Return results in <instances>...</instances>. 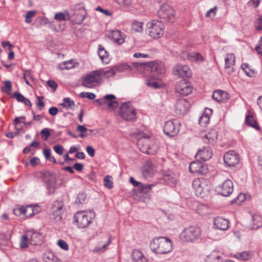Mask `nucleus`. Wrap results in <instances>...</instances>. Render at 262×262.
<instances>
[{"instance_id": "f257e3e1", "label": "nucleus", "mask_w": 262, "mask_h": 262, "mask_svg": "<svg viewBox=\"0 0 262 262\" xmlns=\"http://www.w3.org/2000/svg\"><path fill=\"white\" fill-rule=\"evenodd\" d=\"M138 65L149 71V73L145 77V83L148 86L154 89H159L164 86L163 79L165 76L166 69L162 62L156 60L134 64L136 67Z\"/></svg>"}, {"instance_id": "f03ea898", "label": "nucleus", "mask_w": 262, "mask_h": 262, "mask_svg": "<svg viewBox=\"0 0 262 262\" xmlns=\"http://www.w3.org/2000/svg\"><path fill=\"white\" fill-rule=\"evenodd\" d=\"M179 237L184 243L204 242L209 238L198 226H190L184 228L180 234Z\"/></svg>"}, {"instance_id": "7ed1b4c3", "label": "nucleus", "mask_w": 262, "mask_h": 262, "mask_svg": "<svg viewBox=\"0 0 262 262\" xmlns=\"http://www.w3.org/2000/svg\"><path fill=\"white\" fill-rule=\"evenodd\" d=\"M150 246L153 252L159 254H168L173 249L172 242L168 238L163 236L153 239Z\"/></svg>"}, {"instance_id": "20e7f679", "label": "nucleus", "mask_w": 262, "mask_h": 262, "mask_svg": "<svg viewBox=\"0 0 262 262\" xmlns=\"http://www.w3.org/2000/svg\"><path fill=\"white\" fill-rule=\"evenodd\" d=\"M137 145L142 152L149 155H155L158 149L157 141L145 134L138 139Z\"/></svg>"}, {"instance_id": "39448f33", "label": "nucleus", "mask_w": 262, "mask_h": 262, "mask_svg": "<svg viewBox=\"0 0 262 262\" xmlns=\"http://www.w3.org/2000/svg\"><path fill=\"white\" fill-rule=\"evenodd\" d=\"M164 28V24L161 21L152 19L146 24L145 32L151 38L157 39L163 35Z\"/></svg>"}, {"instance_id": "423d86ee", "label": "nucleus", "mask_w": 262, "mask_h": 262, "mask_svg": "<svg viewBox=\"0 0 262 262\" xmlns=\"http://www.w3.org/2000/svg\"><path fill=\"white\" fill-rule=\"evenodd\" d=\"M95 217L93 210L80 211L74 215V223L80 228H85L92 223Z\"/></svg>"}, {"instance_id": "0eeeda50", "label": "nucleus", "mask_w": 262, "mask_h": 262, "mask_svg": "<svg viewBox=\"0 0 262 262\" xmlns=\"http://www.w3.org/2000/svg\"><path fill=\"white\" fill-rule=\"evenodd\" d=\"M209 181L203 178L194 179L192 187L196 195L203 198L207 195L210 190Z\"/></svg>"}, {"instance_id": "6e6552de", "label": "nucleus", "mask_w": 262, "mask_h": 262, "mask_svg": "<svg viewBox=\"0 0 262 262\" xmlns=\"http://www.w3.org/2000/svg\"><path fill=\"white\" fill-rule=\"evenodd\" d=\"M120 116L126 121H134L136 118L135 110L129 103H123L119 111Z\"/></svg>"}, {"instance_id": "1a4fd4ad", "label": "nucleus", "mask_w": 262, "mask_h": 262, "mask_svg": "<svg viewBox=\"0 0 262 262\" xmlns=\"http://www.w3.org/2000/svg\"><path fill=\"white\" fill-rule=\"evenodd\" d=\"M101 80L99 70L94 71L85 76L82 85L84 86L92 88L100 83Z\"/></svg>"}, {"instance_id": "9d476101", "label": "nucleus", "mask_w": 262, "mask_h": 262, "mask_svg": "<svg viewBox=\"0 0 262 262\" xmlns=\"http://www.w3.org/2000/svg\"><path fill=\"white\" fill-rule=\"evenodd\" d=\"M158 16L165 22L172 23L174 20V11L169 5H163L158 11Z\"/></svg>"}, {"instance_id": "9b49d317", "label": "nucleus", "mask_w": 262, "mask_h": 262, "mask_svg": "<svg viewBox=\"0 0 262 262\" xmlns=\"http://www.w3.org/2000/svg\"><path fill=\"white\" fill-rule=\"evenodd\" d=\"M180 126L181 124L178 120H169L165 122L163 132L167 136L173 137L178 134Z\"/></svg>"}, {"instance_id": "f8f14e48", "label": "nucleus", "mask_w": 262, "mask_h": 262, "mask_svg": "<svg viewBox=\"0 0 262 262\" xmlns=\"http://www.w3.org/2000/svg\"><path fill=\"white\" fill-rule=\"evenodd\" d=\"M129 182L134 187H136V189L135 190L136 192L143 194L150 192L152 188L155 186V184H144L136 181L133 177L130 178Z\"/></svg>"}, {"instance_id": "ddd939ff", "label": "nucleus", "mask_w": 262, "mask_h": 262, "mask_svg": "<svg viewBox=\"0 0 262 262\" xmlns=\"http://www.w3.org/2000/svg\"><path fill=\"white\" fill-rule=\"evenodd\" d=\"M175 75L182 78H190L192 76V71L188 65L178 64L173 69Z\"/></svg>"}, {"instance_id": "4468645a", "label": "nucleus", "mask_w": 262, "mask_h": 262, "mask_svg": "<svg viewBox=\"0 0 262 262\" xmlns=\"http://www.w3.org/2000/svg\"><path fill=\"white\" fill-rule=\"evenodd\" d=\"M239 161V155L234 150L228 151L224 156V162L227 166H235L238 164Z\"/></svg>"}, {"instance_id": "2eb2a0df", "label": "nucleus", "mask_w": 262, "mask_h": 262, "mask_svg": "<svg viewBox=\"0 0 262 262\" xmlns=\"http://www.w3.org/2000/svg\"><path fill=\"white\" fill-rule=\"evenodd\" d=\"M193 87L191 83L185 80H181L176 85V91L181 95L187 96L192 92Z\"/></svg>"}, {"instance_id": "dca6fc26", "label": "nucleus", "mask_w": 262, "mask_h": 262, "mask_svg": "<svg viewBox=\"0 0 262 262\" xmlns=\"http://www.w3.org/2000/svg\"><path fill=\"white\" fill-rule=\"evenodd\" d=\"M189 170L190 172L195 174H205L208 172L206 164L198 161L190 163Z\"/></svg>"}, {"instance_id": "f3484780", "label": "nucleus", "mask_w": 262, "mask_h": 262, "mask_svg": "<svg viewBox=\"0 0 262 262\" xmlns=\"http://www.w3.org/2000/svg\"><path fill=\"white\" fill-rule=\"evenodd\" d=\"M63 204L62 202L57 201L54 202L52 206L51 219L56 222H60L61 219V214L63 212Z\"/></svg>"}, {"instance_id": "a211bd4d", "label": "nucleus", "mask_w": 262, "mask_h": 262, "mask_svg": "<svg viewBox=\"0 0 262 262\" xmlns=\"http://www.w3.org/2000/svg\"><path fill=\"white\" fill-rule=\"evenodd\" d=\"M217 190L219 193L223 196H229L233 190L232 181L229 179L226 180L222 184L217 186Z\"/></svg>"}, {"instance_id": "6ab92c4d", "label": "nucleus", "mask_w": 262, "mask_h": 262, "mask_svg": "<svg viewBox=\"0 0 262 262\" xmlns=\"http://www.w3.org/2000/svg\"><path fill=\"white\" fill-rule=\"evenodd\" d=\"M142 173L145 178L152 177L158 172L155 164L151 161H147L142 168Z\"/></svg>"}, {"instance_id": "aec40b11", "label": "nucleus", "mask_w": 262, "mask_h": 262, "mask_svg": "<svg viewBox=\"0 0 262 262\" xmlns=\"http://www.w3.org/2000/svg\"><path fill=\"white\" fill-rule=\"evenodd\" d=\"M190 107V103L186 99H180L176 103V112L178 115H184L189 110Z\"/></svg>"}, {"instance_id": "412c9836", "label": "nucleus", "mask_w": 262, "mask_h": 262, "mask_svg": "<svg viewBox=\"0 0 262 262\" xmlns=\"http://www.w3.org/2000/svg\"><path fill=\"white\" fill-rule=\"evenodd\" d=\"M229 221L222 217L217 216L213 219V228L216 229L225 231L229 227Z\"/></svg>"}, {"instance_id": "4be33fe9", "label": "nucleus", "mask_w": 262, "mask_h": 262, "mask_svg": "<svg viewBox=\"0 0 262 262\" xmlns=\"http://www.w3.org/2000/svg\"><path fill=\"white\" fill-rule=\"evenodd\" d=\"M212 155L213 152L211 149L207 146L200 149L195 155V158L198 160L205 161L209 160L212 157Z\"/></svg>"}, {"instance_id": "5701e85b", "label": "nucleus", "mask_w": 262, "mask_h": 262, "mask_svg": "<svg viewBox=\"0 0 262 262\" xmlns=\"http://www.w3.org/2000/svg\"><path fill=\"white\" fill-rule=\"evenodd\" d=\"M44 181L46 182L47 187L49 193H53L56 188V179L50 173L45 174Z\"/></svg>"}, {"instance_id": "b1692460", "label": "nucleus", "mask_w": 262, "mask_h": 262, "mask_svg": "<svg viewBox=\"0 0 262 262\" xmlns=\"http://www.w3.org/2000/svg\"><path fill=\"white\" fill-rule=\"evenodd\" d=\"M116 97L113 95H107L104 96L103 99L97 100V101L100 105L107 104L110 109L114 110L118 105V102L115 100Z\"/></svg>"}, {"instance_id": "393cba45", "label": "nucleus", "mask_w": 262, "mask_h": 262, "mask_svg": "<svg viewBox=\"0 0 262 262\" xmlns=\"http://www.w3.org/2000/svg\"><path fill=\"white\" fill-rule=\"evenodd\" d=\"M27 234L28 235L30 243L32 245H40L43 241V236L42 234L37 232L33 231H28Z\"/></svg>"}, {"instance_id": "a878e982", "label": "nucleus", "mask_w": 262, "mask_h": 262, "mask_svg": "<svg viewBox=\"0 0 262 262\" xmlns=\"http://www.w3.org/2000/svg\"><path fill=\"white\" fill-rule=\"evenodd\" d=\"M110 37L118 45H122L125 41V35L120 30L112 31Z\"/></svg>"}, {"instance_id": "bb28decb", "label": "nucleus", "mask_w": 262, "mask_h": 262, "mask_svg": "<svg viewBox=\"0 0 262 262\" xmlns=\"http://www.w3.org/2000/svg\"><path fill=\"white\" fill-rule=\"evenodd\" d=\"M203 139L205 143L213 144L217 139V133L214 129H210L203 136Z\"/></svg>"}, {"instance_id": "cd10ccee", "label": "nucleus", "mask_w": 262, "mask_h": 262, "mask_svg": "<svg viewBox=\"0 0 262 262\" xmlns=\"http://www.w3.org/2000/svg\"><path fill=\"white\" fill-rule=\"evenodd\" d=\"M163 180L166 184L174 185L177 183V177L172 171H167L163 173Z\"/></svg>"}, {"instance_id": "c85d7f7f", "label": "nucleus", "mask_w": 262, "mask_h": 262, "mask_svg": "<svg viewBox=\"0 0 262 262\" xmlns=\"http://www.w3.org/2000/svg\"><path fill=\"white\" fill-rule=\"evenodd\" d=\"M98 54L103 63L105 64L110 63L111 61L110 54L102 45H99Z\"/></svg>"}, {"instance_id": "c756f323", "label": "nucleus", "mask_w": 262, "mask_h": 262, "mask_svg": "<svg viewBox=\"0 0 262 262\" xmlns=\"http://www.w3.org/2000/svg\"><path fill=\"white\" fill-rule=\"evenodd\" d=\"M212 97L214 100L219 102H225L229 98L228 94L226 92L221 90L214 91Z\"/></svg>"}, {"instance_id": "7c9ffc66", "label": "nucleus", "mask_w": 262, "mask_h": 262, "mask_svg": "<svg viewBox=\"0 0 262 262\" xmlns=\"http://www.w3.org/2000/svg\"><path fill=\"white\" fill-rule=\"evenodd\" d=\"M212 111L211 109L206 108L203 115L200 117L199 121L201 126H206L210 121V117L212 114Z\"/></svg>"}, {"instance_id": "2f4dec72", "label": "nucleus", "mask_w": 262, "mask_h": 262, "mask_svg": "<svg viewBox=\"0 0 262 262\" xmlns=\"http://www.w3.org/2000/svg\"><path fill=\"white\" fill-rule=\"evenodd\" d=\"M40 211V208L37 205H25V219L31 217Z\"/></svg>"}, {"instance_id": "473e14b6", "label": "nucleus", "mask_w": 262, "mask_h": 262, "mask_svg": "<svg viewBox=\"0 0 262 262\" xmlns=\"http://www.w3.org/2000/svg\"><path fill=\"white\" fill-rule=\"evenodd\" d=\"M134 262H149V259L144 254L138 250H134L132 254Z\"/></svg>"}, {"instance_id": "72a5a7b5", "label": "nucleus", "mask_w": 262, "mask_h": 262, "mask_svg": "<svg viewBox=\"0 0 262 262\" xmlns=\"http://www.w3.org/2000/svg\"><path fill=\"white\" fill-rule=\"evenodd\" d=\"M187 59L191 62L198 63L203 62L204 60V58L200 53L195 52L188 53Z\"/></svg>"}, {"instance_id": "f704fd0d", "label": "nucleus", "mask_w": 262, "mask_h": 262, "mask_svg": "<svg viewBox=\"0 0 262 262\" xmlns=\"http://www.w3.org/2000/svg\"><path fill=\"white\" fill-rule=\"evenodd\" d=\"M78 63L73 60L64 61L58 65V69L61 71L68 70L77 67Z\"/></svg>"}, {"instance_id": "c9c22d12", "label": "nucleus", "mask_w": 262, "mask_h": 262, "mask_svg": "<svg viewBox=\"0 0 262 262\" xmlns=\"http://www.w3.org/2000/svg\"><path fill=\"white\" fill-rule=\"evenodd\" d=\"M225 69H229V73L233 71L232 66L235 63V56L233 54H227L225 58Z\"/></svg>"}, {"instance_id": "e433bc0d", "label": "nucleus", "mask_w": 262, "mask_h": 262, "mask_svg": "<svg viewBox=\"0 0 262 262\" xmlns=\"http://www.w3.org/2000/svg\"><path fill=\"white\" fill-rule=\"evenodd\" d=\"M98 70L101 79L103 78H108L114 76L117 73L115 66L112 67L110 69L107 70H104V69H100Z\"/></svg>"}, {"instance_id": "4c0bfd02", "label": "nucleus", "mask_w": 262, "mask_h": 262, "mask_svg": "<svg viewBox=\"0 0 262 262\" xmlns=\"http://www.w3.org/2000/svg\"><path fill=\"white\" fill-rule=\"evenodd\" d=\"M197 211L202 216H207L212 213L211 208L205 204L199 205L198 207Z\"/></svg>"}, {"instance_id": "58836bf2", "label": "nucleus", "mask_w": 262, "mask_h": 262, "mask_svg": "<svg viewBox=\"0 0 262 262\" xmlns=\"http://www.w3.org/2000/svg\"><path fill=\"white\" fill-rule=\"evenodd\" d=\"M221 253L217 251H213L206 258V262H220Z\"/></svg>"}, {"instance_id": "ea45409f", "label": "nucleus", "mask_w": 262, "mask_h": 262, "mask_svg": "<svg viewBox=\"0 0 262 262\" xmlns=\"http://www.w3.org/2000/svg\"><path fill=\"white\" fill-rule=\"evenodd\" d=\"M25 205H16L13 210V214L16 216L25 219Z\"/></svg>"}, {"instance_id": "a19ab883", "label": "nucleus", "mask_w": 262, "mask_h": 262, "mask_svg": "<svg viewBox=\"0 0 262 262\" xmlns=\"http://www.w3.org/2000/svg\"><path fill=\"white\" fill-rule=\"evenodd\" d=\"M245 122L246 124L249 126H250L256 129L259 128L257 123L251 113L249 112L247 115Z\"/></svg>"}, {"instance_id": "79ce46f5", "label": "nucleus", "mask_w": 262, "mask_h": 262, "mask_svg": "<svg viewBox=\"0 0 262 262\" xmlns=\"http://www.w3.org/2000/svg\"><path fill=\"white\" fill-rule=\"evenodd\" d=\"M54 19L57 21H67L70 20V16L67 11L60 12L55 14Z\"/></svg>"}, {"instance_id": "37998d69", "label": "nucleus", "mask_w": 262, "mask_h": 262, "mask_svg": "<svg viewBox=\"0 0 262 262\" xmlns=\"http://www.w3.org/2000/svg\"><path fill=\"white\" fill-rule=\"evenodd\" d=\"M252 221L253 226L252 227L253 229H256L262 226V217L259 214H254L252 216Z\"/></svg>"}, {"instance_id": "c03bdc74", "label": "nucleus", "mask_w": 262, "mask_h": 262, "mask_svg": "<svg viewBox=\"0 0 262 262\" xmlns=\"http://www.w3.org/2000/svg\"><path fill=\"white\" fill-rule=\"evenodd\" d=\"M144 23L137 20H134L132 23L131 29L137 32H142L143 31Z\"/></svg>"}, {"instance_id": "a18cd8bd", "label": "nucleus", "mask_w": 262, "mask_h": 262, "mask_svg": "<svg viewBox=\"0 0 262 262\" xmlns=\"http://www.w3.org/2000/svg\"><path fill=\"white\" fill-rule=\"evenodd\" d=\"M241 67L248 76L250 77H254L255 76L256 72L254 70L252 69L248 64L243 63L242 64Z\"/></svg>"}, {"instance_id": "49530a36", "label": "nucleus", "mask_w": 262, "mask_h": 262, "mask_svg": "<svg viewBox=\"0 0 262 262\" xmlns=\"http://www.w3.org/2000/svg\"><path fill=\"white\" fill-rule=\"evenodd\" d=\"M29 244H30V239L27 232H26L25 235H23L21 236L20 241V247L21 249H25L28 247Z\"/></svg>"}, {"instance_id": "de8ad7c7", "label": "nucleus", "mask_w": 262, "mask_h": 262, "mask_svg": "<svg viewBox=\"0 0 262 262\" xmlns=\"http://www.w3.org/2000/svg\"><path fill=\"white\" fill-rule=\"evenodd\" d=\"M116 72H128L132 70L131 67L126 63H121L115 66Z\"/></svg>"}, {"instance_id": "09e8293b", "label": "nucleus", "mask_w": 262, "mask_h": 262, "mask_svg": "<svg viewBox=\"0 0 262 262\" xmlns=\"http://www.w3.org/2000/svg\"><path fill=\"white\" fill-rule=\"evenodd\" d=\"M23 72L24 73L23 78L24 79L26 84L30 85L31 84L30 83L29 80L31 81L34 80L31 71L30 70H23Z\"/></svg>"}, {"instance_id": "8fccbe9b", "label": "nucleus", "mask_w": 262, "mask_h": 262, "mask_svg": "<svg viewBox=\"0 0 262 262\" xmlns=\"http://www.w3.org/2000/svg\"><path fill=\"white\" fill-rule=\"evenodd\" d=\"M37 12L35 10H31L27 12L25 15V22L30 24L32 21V18L36 16Z\"/></svg>"}, {"instance_id": "3c124183", "label": "nucleus", "mask_w": 262, "mask_h": 262, "mask_svg": "<svg viewBox=\"0 0 262 262\" xmlns=\"http://www.w3.org/2000/svg\"><path fill=\"white\" fill-rule=\"evenodd\" d=\"M44 156L47 160L53 162V163H56V160L55 158L51 155V149L50 148H45L43 150Z\"/></svg>"}, {"instance_id": "603ef678", "label": "nucleus", "mask_w": 262, "mask_h": 262, "mask_svg": "<svg viewBox=\"0 0 262 262\" xmlns=\"http://www.w3.org/2000/svg\"><path fill=\"white\" fill-rule=\"evenodd\" d=\"M52 27L55 30L56 32H61L63 31L66 27V25L64 23H58V22H54L53 21L52 23Z\"/></svg>"}, {"instance_id": "864d4df0", "label": "nucleus", "mask_w": 262, "mask_h": 262, "mask_svg": "<svg viewBox=\"0 0 262 262\" xmlns=\"http://www.w3.org/2000/svg\"><path fill=\"white\" fill-rule=\"evenodd\" d=\"M61 105L67 108L73 109L74 105V102L69 98H66L63 99V102Z\"/></svg>"}, {"instance_id": "5fc2aeb1", "label": "nucleus", "mask_w": 262, "mask_h": 262, "mask_svg": "<svg viewBox=\"0 0 262 262\" xmlns=\"http://www.w3.org/2000/svg\"><path fill=\"white\" fill-rule=\"evenodd\" d=\"M103 183L104 186L108 189H112L113 187V182L111 176H106L103 179Z\"/></svg>"}, {"instance_id": "6e6d98bb", "label": "nucleus", "mask_w": 262, "mask_h": 262, "mask_svg": "<svg viewBox=\"0 0 262 262\" xmlns=\"http://www.w3.org/2000/svg\"><path fill=\"white\" fill-rule=\"evenodd\" d=\"M247 199L246 195L244 193L239 194L237 198L233 200L231 203L232 204L235 203L237 205H240L243 202H244Z\"/></svg>"}, {"instance_id": "4d7b16f0", "label": "nucleus", "mask_w": 262, "mask_h": 262, "mask_svg": "<svg viewBox=\"0 0 262 262\" xmlns=\"http://www.w3.org/2000/svg\"><path fill=\"white\" fill-rule=\"evenodd\" d=\"M25 120V117L24 116L20 117H16L14 120V124L15 126V128L17 130H20L22 128V126L20 125V123H23V121Z\"/></svg>"}, {"instance_id": "13d9d810", "label": "nucleus", "mask_w": 262, "mask_h": 262, "mask_svg": "<svg viewBox=\"0 0 262 262\" xmlns=\"http://www.w3.org/2000/svg\"><path fill=\"white\" fill-rule=\"evenodd\" d=\"M57 257L55 256L53 253L50 252H47L43 254V258L45 262H52L54 258Z\"/></svg>"}, {"instance_id": "bf43d9fd", "label": "nucleus", "mask_w": 262, "mask_h": 262, "mask_svg": "<svg viewBox=\"0 0 262 262\" xmlns=\"http://www.w3.org/2000/svg\"><path fill=\"white\" fill-rule=\"evenodd\" d=\"M113 1L122 7H128L132 3V0H113Z\"/></svg>"}, {"instance_id": "052dcab7", "label": "nucleus", "mask_w": 262, "mask_h": 262, "mask_svg": "<svg viewBox=\"0 0 262 262\" xmlns=\"http://www.w3.org/2000/svg\"><path fill=\"white\" fill-rule=\"evenodd\" d=\"M111 242V238L110 237L106 244H105L102 247H96L94 249V251L95 252H104L107 248V246L110 244Z\"/></svg>"}, {"instance_id": "680f3d73", "label": "nucleus", "mask_w": 262, "mask_h": 262, "mask_svg": "<svg viewBox=\"0 0 262 262\" xmlns=\"http://www.w3.org/2000/svg\"><path fill=\"white\" fill-rule=\"evenodd\" d=\"M4 86L2 90L4 92L9 94L12 90L11 82L9 81H5L4 82Z\"/></svg>"}, {"instance_id": "e2e57ef3", "label": "nucleus", "mask_w": 262, "mask_h": 262, "mask_svg": "<svg viewBox=\"0 0 262 262\" xmlns=\"http://www.w3.org/2000/svg\"><path fill=\"white\" fill-rule=\"evenodd\" d=\"M58 246L62 249L67 251L69 250V246L67 243L62 239H59L57 242Z\"/></svg>"}, {"instance_id": "0e129e2a", "label": "nucleus", "mask_w": 262, "mask_h": 262, "mask_svg": "<svg viewBox=\"0 0 262 262\" xmlns=\"http://www.w3.org/2000/svg\"><path fill=\"white\" fill-rule=\"evenodd\" d=\"M80 96L83 98H87L90 100H93L95 98V95L93 93L89 92L81 93Z\"/></svg>"}, {"instance_id": "69168bd1", "label": "nucleus", "mask_w": 262, "mask_h": 262, "mask_svg": "<svg viewBox=\"0 0 262 262\" xmlns=\"http://www.w3.org/2000/svg\"><path fill=\"white\" fill-rule=\"evenodd\" d=\"M238 257L242 260H247L251 257V254L249 252H244L239 254Z\"/></svg>"}, {"instance_id": "338daca9", "label": "nucleus", "mask_w": 262, "mask_h": 262, "mask_svg": "<svg viewBox=\"0 0 262 262\" xmlns=\"http://www.w3.org/2000/svg\"><path fill=\"white\" fill-rule=\"evenodd\" d=\"M42 138L45 140H47L50 136V133L48 128H44L41 131Z\"/></svg>"}, {"instance_id": "774afa93", "label": "nucleus", "mask_w": 262, "mask_h": 262, "mask_svg": "<svg viewBox=\"0 0 262 262\" xmlns=\"http://www.w3.org/2000/svg\"><path fill=\"white\" fill-rule=\"evenodd\" d=\"M95 10L97 11L101 12L105 16H111L112 15V12L108 10L103 9L100 6L97 7Z\"/></svg>"}]
</instances>
